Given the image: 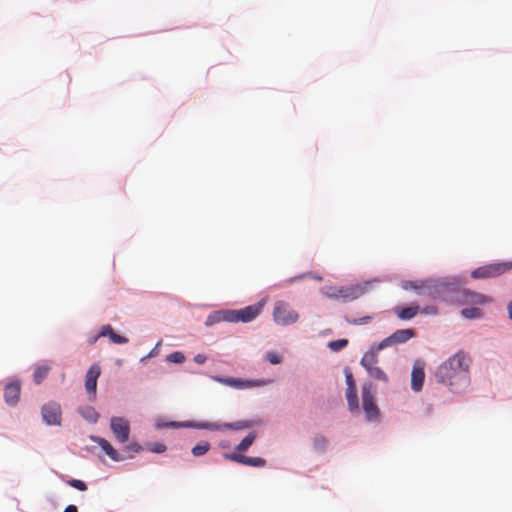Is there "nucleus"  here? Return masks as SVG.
<instances>
[{
    "label": "nucleus",
    "instance_id": "obj_1",
    "mask_svg": "<svg viewBox=\"0 0 512 512\" xmlns=\"http://www.w3.org/2000/svg\"><path fill=\"white\" fill-rule=\"evenodd\" d=\"M472 359L460 350L441 363L435 371V379L453 393H460L470 385Z\"/></svg>",
    "mask_w": 512,
    "mask_h": 512
},
{
    "label": "nucleus",
    "instance_id": "obj_2",
    "mask_svg": "<svg viewBox=\"0 0 512 512\" xmlns=\"http://www.w3.org/2000/svg\"><path fill=\"white\" fill-rule=\"evenodd\" d=\"M299 319V314L292 306L285 301H277L273 308V320L276 324L286 326L296 323Z\"/></svg>",
    "mask_w": 512,
    "mask_h": 512
},
{
    "label": "nucleus",
    "instance_id": "obj_3",
    "mask_svg": "<svg viewBox=\"0 0 512 512\" xmlns=\"http://www.w3.org/2000/svg\"><path fill=\"white\" fill-rule=\"evenodd\" d=\"M362 407L368 421L379 420V409L374 402L373 386L371 383L364 384L362 387Z\"/></svg>",
    "mask_w": 512,
    "mask_h": 512
},
{
    "label": "nucleus",
    "instance_id": "obj_4",
    "mask_svg": "<svg viewBox=\"0 0 512 512\" xmlns=\"http://www.w3.org/2000/svg\"><path fill=\"white\" fill-rule=\"evenodd\" d=\"M263 305L256 303L238 310H228V322L247 323L254 320L261 312Z\"/></svg>",
    "mask_w": 512,
    "mask_h": 512
},
{
    "label": "nucleus",
    "instance_id": "obj_5",
    "mask_svg": "<svg viewBox=\"0 0 512 512\" xmlns=\"http://www.w3.org/2000/svg\"><path fill=\"white\" fill-rule=\"evenodd\" d=\"M512 269V262L492 263L475 269L471 276L473 278H492L499 276Z\"/></svg>",
    "mask_w": 512,
    "mask_h": 512
},
{
    "label": "nucleus",
    "instance_id": "obj_6",
    "mask_svg": "<svg viewBox=\"0 0 512 512\" xmlns=\"http://www.w3.org/2000/svg\"><path fill=\"white\" fill-rule=\"evenodd\" d=\"M377 362L378 358L374 352L365 353L361 359V365L367 370L370 377L375 380L387 383L388 376L380 367L376 365Z\"/></svg>",
    "mask_w": 512,
    "mask_h": 512
},
{
    "label": "nucleus",
    "instance_id": "obj_7",
    "mask_svg": "<svg viewBox=\"0 0 512 512\" xmlns=\"http://www.w3.org/2000/svg\"><path fill=\"white\" fill-rule=\"evenodd\" d=\"M41 415L47 425H61L62 411L60 404L49 402L42 406Z\"/></svg>",
    "mask_w": 512,
    "mask_h": 512
},
{
    "label": "nucleus",
    "instance_id": "obj_8",
    "mask_svg": "<svg viewBox=\"0 0 512 512\" xmlns=\"http://www.w3.org/2000/svg\"><path fill=\"white\" fill-rule=\"evenodd\" d=\"M415 335L414 330L412 329H400L395 331L392 335L382 340L377 349L382 350L386 347L401 344L407 342L409 339L413 338Z\"/></svg>",
    "mask_w": 512,
    "mask_h": 512
},
{
    "label": "nucleus",
    "instance_id": "obj_9",
    "mask_svg": "<svg viewBox=\"0 0 512 512\" xmlns=\"http://www.w3.org/2000/svg\"><path fill=\"white\" fill-rule=\"evenodd\" d=\"M111 429L119 442L124 443L129 439L130 427L128 421L124 418L112 417Z\"/></svg>",
    "mask_w": 512,
    "mask_h": 512
},
{
    "label": "nucleus",
    "instance_id": "obj_10",
    "mask_svg": "<svg viewBox=\"0 0 512 512\" xmlns=\"http://www.w3.org/2000/svg\"><path fill=\"white\" fill-rule=\"evenodd\" d=\"M225 459L252 467H264L266 460L261 457H248L240 453H229L223 455Z\"/></svg>",
    "mask_w": 512,
    "mask_h": 512
},
{
    "label": "nucleus",
    "instance_id": "obj_11",
    "mask_svg": "<svg viewBox=\"0 0 512 512\" xmlns=\"http://www.w3.org/2000/svg\"><path fill=\"white\" fill-rule=\"evenodd\" d=\"M100 374L101 369L98 364L91 365L86 373L85 389L89 394H92L93 396L96 395L97 379L99 378Z\"/></svg>",
    "mask_w": 512,
    "mask_h": 512
},
{
    "label": "nucleus",
    "instance_id": "obj_12",
    "mask_svg": "<svg viewBox=\"0 0 512 512\" xmlns=\"http://www.w3.org/2000/svg\"><path fill=\"white\" fill-rule=\"evenodd\" d=\"M365 293V288L359 284L351 286H342L338 289V295L343 301H353Z\"/></svg>",
    "mask_w": 512,
    "mask_h": 512
},
{
    "label": "nucleus",
    "instance_id": "obj_13",
    "mask_svg": "<svg viewBox=\"0 0 512 512\" xmlns=\"http://www.w3.org/2000/svg\"><path fill=\"white\" fill-rule=\"evenodd\" d=\"M21 391L20 382H12L5 386L4 389V399L8 405H16L19 401Z\"/></svg>",
    "mask_w": 512,
    "mask_h": 512
},
{
    "label": "nucleus",
    "instance_id": "obj_14",
    "mask_svg": "<svg viewBox=\"0 0 512 512\" xmlns=\"http://www.w3.org/2000/svg\"><path fill=\"white\" fill-rule=\"evenodd\" d=\"M459 300L467 304H486L491 301V299L486 295L468 290L461 293V298Z\"/></svg>",
    "mask_w": 512,
    "mask_h": 512
},
{
    "label": "nucleus",
    "instance_id": "obj_15",
    "mask_svg": "<svg viewBox=\"0 0 512 512\" xmlns=\"http://www.w3.org/2000/svg\"><path fill=\"white\" fill-rule=\"evenodd\" d=\"M425 373L424 368L420 364H415L411 374V388L414 391H420L424 383Z\"/></svg>",
    "mask_w": 512,
    "mask_h": 512
},
{
    "label": "nucleus",
    "instance_id": "obj_16",
    "mask_svg": "<svg viewBox=\"0 0 512 512\" xmlns=\"http://www.w3.org/2000/svg\"><path fill=\"white\" fill-rule=\"evenodd\" d=\"M91 439L96 442L113 461H121L123 459L106 439L101 437H91Z\"/></svg>",
    "mask_w": 512,
    "mask_h": 512
},
{
    "label": "nucleus",
    "instance_id": "obj_17",
    "mask_svg": "<svg viewBox=\"0 0 512 512\" xmlns=\"http://www.w3.org/2000/svg\"><path fill=\"white\" fill-rule=\"evenodd\" d=\"M419 312V305H411L405 308L395 309V313L401 320H410L417 315Z\"/></svg>",
    "mask_w": 512,
    "mask_h": 512
},
{
    "label": "nucleus",
    "instance_id": "obj_18",
    "mask_svg": "<svg viewBox=\"0 0 512 512\" xmlns=\"http://www.w3.org/2000/svg\"><path fill=\"white\" fill-rule=\"evenodd\" d=\"M346 399H347L349 410L351 412L358 411L359 402H358V395H357V387L346 389Z\"/></svg>",
    "mask_w": 512,
    "mask_h": 512
},
{
    "label": "nucleus",
    "instance_id": "obj_19",
    "mask_svg": "<svg viewBox=\"0 0 512 512\" xmlns=\"http://www.w3.org/2000/svg\"><path fill=\"white\" fill-rule=\"evenodd\" d=\"M51 366L49 364H42L35 368L33 374V380L38 385L40 384L49 374Z\"/></svg>",
    "mask_w": 512,
    "mask_h": 512
},
{
    "label": "nucleus",
    "instance_id": "obj_20",
    "mask_svg": "<svg viewBox=\"0 0 512 512\" xmlns=\"http://www.w3.org/2000/svg\"><path fill=\"white\" fill-rule=\"evenodd\" d=\"M81 416L90 423H96L99 418L98 412L91 406H84L78 409Z\"/></svg>",
    "mask_w": 512,
    "mask_h": 512
},
{
    "label": "nucleus",
    "instance_id": "obj_21",
    "mask_svg": "<svg viewBox=\"0 0 512 512\" xmlns=\"http://www.w3.org/2000/svg\"><path fill=\"white\" fill-rule=\"evenodd\" d=\"M214 379L219 383H222V384H225V385H228L231 387H235V388H245V387H248L249 383H250V382H245L241 379L231 378V377H228V378L215 377Z\"/></svg>",
    "mask_w": 512,
    "mask_h": 512
},
{
    "label": "nucleus",
    "instance_id": "obj_22",
    "mask_svg": "<svg viewBox=\"0 0 512 512\" xmlns=\"http://www.w3.org/2000/svg\"><path fill=\"white\" fill-rule=\"evenodd\" d=\"M256 439V433L251 432L249 433L237 446H236V452L242 454L243 452H246L254 443Z\"/></svg>",
    "mask_w": 512,
    "mask_h": 512
},
{
    "label": "nucleus",
    "instance_id": "obj_23",
    "mask_svg": "<svg viewBox=\"0 0 512 512\" xmlns=\"http://www.w3.org/2000/svg\"><path fill=\"white\" fill-rule=\"evenodd\" d=\"M227 313H228V310H221V311H216V312L210 314L206 320V325L210 326V325H213L214 323H218L221 321L228 322Z\"/></svg>",
    "mask_w": 512,
    "mask_h": 512
},
{
    "label": "nucleus",
    "instance_id": "obj_24",
    "mask_svg": "<svg viewBox=\"0 0 512 512\" xmlns=\"http://www.w3.org/2000/svg\"><path fill=\"white\" fill-rule=\"evenodd\" d=\"M313 447L318 452H324L328 447V440L323 435H315L313 438Z\"/></svg>",
    "mask_w": 512,
    "mask_h": 512
},
{
    "label": "nucleus",
    "instance_id": "obj_25",
    "mask_svg": "<svg viewBox=\"0 0 512 512\" xmlns=\"http://www.w3.org/2000/svg\"><path fill=\"white\" fill-rule=\"evenodd\" d=\"M254 424H255V422H253V421H237L235 423H225V430L226 429L242 430V429L249 428V427L253 426Z\"/></svg>",
    "mask_w": 512,
    "mask_h": 512
},
{
    "label": "nucleus",
    "instance_id": "obj_26",
    "mask_svg": "<svg viewBox=\"0 0 512 512\" xmlns=\"http://www.w3.org/2000/svg\"><path fill=\"white\" fill-rule=\"evenodd\" d=\"M210 449V444L207 441H202L192 448V454L195 457L206 454Z\"/></svg>",
    "mask_w": 512,
    "mask_h": 512
},
{
    "label": "nucleus",
    "instance_id": "obj_27",
    "mask_svg": "<svg viewBox=\"0 0 512 512\" xmlns=\"http://www.w3.org/2000/svg\"><path fill=\"white\" fill-rule=\"evenodd\" d=\"M198 428L212 431L225 430V423L203 422L196 425Z\"/></svg>",
    "mask_w": 512,
    "mask_h": 512
},
{
    "label": "nucleus",
    "instance_id": "obj_28",
    "mask_svg": "<svg viewBox=\"0 0 512 512\" xmlns=\"http://www.w3.org/2000/svg\"><path fill=\"white\" fill-rule=\"evenodd\" d=\"M463 317L467 319L479 318L482 315V312L479 308H465L461 311Z\"/></svg>",
    "mask_w": 512,
    "mask_h": 512
},
{
    "label": "nucleus",
    "instance_id": "obj_29",
    "mask_svg": "<svg viewBox=\"0 0 512 512\" xmlns=\"http://www.w3.org/2000/svg\"><path fill=\"white\" fill-rule=\"evenodd\" d=\"M347 345H348L347 339H339V340L329 342L328 347L332 351L337 352V351H340L341 349L345 348Z\"/></svg>",
    "mask_w": 512,
    "mask_h": 512
},
{
    "label": "nucleus",
    "instance_id": "obj_30",
    "mask_svg": "<svg viewBox=\"0 0 512 512\" xmlns=\"http://www.w3.org/2000/svg\"><path fill=\"white\" fill-rule=\"evenodd\" d=\"M167 361L171 363L181 364L185 361V356L182 352H173L167 356Z\"/></svg>",
    "mask_w": 512,
    "mask_h": 512
},
{
    "label": "nucleus",
    "instance_id": "obj_31",
    "mask_svg": "<svg viewBox=\"0 0 512 512\" xmlns=\"http://www.w3.org/2000/svg\"><path fill=\"white\" fill-rule=\"evenodd\" d=\"M266 359L271 363V364H280L282 362V356H280L279 354H277L276 352H268L266 354Z\"/></svg>",
    "mask_w": 512,
    "mask_h": 512
},
{
    "label": "nucleus",
    "instance_id": "obj_32",
    "mask_svg": "<svg viewBox=\"0 0 512 512\" xmlns=\"http://www.w3.org/2000/svg\"><path fill=\"white\" fill-rule=\"evenodd\" d=\"M68 484L71 487L76 488V489H78L80 491L87 490V485L82 480L71 479L70 481H68Z\"/></svg>",
    "mask_w": 512,
    "mask_h": 512
},
{
    "label": "nucleus",
    "instance_id": "obj_33",
    "mask_svg": "<svg viewBox=\"0 0 512 512\" xmlns=\"http://www.w3.org/2000/svg\"><path fill=\"white\" fill-rule=\"evenodd\" d=\"M372 320L371 316H364L361 318H355V319H347V322L353 325H364L369 323Z\"/></svg>",
    "mask_w": 512,
    "mask_h": 512
},
{
    "label": "nucleus",
    "instance_id": "obj_34",
    "mask_svg": "<svg viewBox=\"0 0 512 512\" xmlns=\"http://www.w3.org/2000/svg\"><path fill=\"white\" fill-rule=\"evenodd\" d=\"M345 380H346L347 388H355L356 387V383H355L353 374L351 373V371L349 369L345 370Z\"/></svg>",
    "mask_w": 512,
    "mask_h": 512
},
{
    "label": "nucleus",
    "instance_id": "obj_35",
    "mask_svg": "<svg viewBox=\"0 0 512 512\" xmlns=\"http://www.w3.org/2000/svg\"><path fill=\"white\" fill-rule=\"evenodd\" d=\"M114 333V330L113 328L107 324V325H103L100 329V332H99V336L101 337H109V339L112 337V334Z\"/></svg>",
    "mask_w": 512,
    "mask_h": 512
},
{
    "label": "nucleus",
    "instance_id": "obj_36",
    "mask_svg": "<svg viewBox=\"0 0 512 512\" xmlns=\"http://www.w3.org/2000/svg\"><path fill=\"white\" fill-rule=\"evenodd\" d=\"M110 340H111V342H113L115 344H126L129 341L128 338L121 336L115 332L112 334V337L110 338Z\"/></svg>",
    "mask_w": 512,
    "mask_h": 512
},
{
    "label": "nucleus",
    "instance_id": "obj_37",
    "mask_svg": "<svg viewBox=\"0 0 512 512\" xmlns=\"http://www.w3.org/2000/svg\"><path fill=\"white\" fill-rule=\"evenodd\" d=\"M338 289L339 287H328L325 295L331 299H339L340 295H338Z\"/></svg>",
    "mask_w": 512,
    "mask_h": 512
},
{
    "label": "nucleus",
    "instance_id": "obj_38",
    "mask_svg": "<svg viewBox=\"0 0 512 512\" xmlns=\"http://www.w3.org/2000/svg\"><path fill=\"white\" fill-rule=\"evenodd\" d=\"M149 450L154 453H163L166 450V446L162 443H154L149 446Z\"/></svg>",
    "mask_w": 512,
    "mask_h": 512
},
{
    "label": "nucleus",
    "instance_id": "obj_39",
    "mask_svg": "<svg viewBox=\"0 0 512 512\" xmlns=\"http://www.w3.org/2000/svg\"><path fill=\"white\" fill-rule=\"evenodd\" d=\"M207 358L205 355L203 354H197L195 357H194V361L197 363V364H204L206 362Z\"/></svg>",
    "mask_w": 512,
    "mask_h": 512
},
{
    "label": "nucleus",
    "instance_id": "obj_40",
    "mask_svg": "<svg viewBox=\"0 0 512 512\" xmlns=\"http://www.w3.org/2000/svg\"><path fill=\"white\" fill-rule=\"evenodd\" d=\"M64 512H78V510L75 505H69L65 508Z\"/></svg>",
    "mask_w": 512,
    "mask_h": 512
},
{
    "label": "nucleus",
    "instance_id": "obj_41",
    "mask_svg": "<svg viewBox=\"0 0 512 512\" xmlns=\"http://www.w3.org/2000/svg\"><path fill=\"white\" fill-rule=\"evenodd\" d=\"M100 337H101V336H99V334H98V335H96V336L90 337V338L88 339V342H89L90 344H94V343H96V341H97Z\"/></svg>",
    "mask_w": 512,
    "mask_h": 512
},
{
    "label": "nucleus",
    "instance_id": "obj_42",
    "mask_svg": "<svg viewBox=\"0 0 512 512\" xmlns=\"http://www.w3.org/2000/svg\"><path fill=\"white\" fill-rule=\"evenodd\" d=\"M509 316L512 319V302L508 306Z\"/></svg>",
    "mask_w": 512,
    "mask_h": 512
},
{
    "label": "nucleus",
    "instance_id": "obj_43",
    "mask_svg": "<svg viewBox=\"0 0 512 512\" xmlns=\"http://www.w3.org/2000/svg\"><path fill=\"white\" fill-rule=\"evenodd\" d=\"M135 451H139L140 450V446H134L133 448Z\"/></svg>",
    "mask_w": 512,
    "mask_h": 512
}]
</instances>
